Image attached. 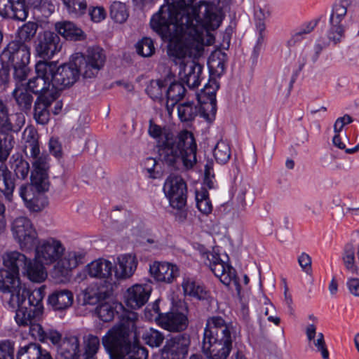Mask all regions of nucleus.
I'll return each mask as SVG.
<instances>
[{
  "label": "nucleus",
  "mask_w": 359,
  "mask_h": 359,
  "mask_svg": "<svg viewBox=\"0 0 359 359\" xmlns=\"http://www.w3.org/2000/svg\"><path fill=\"white\" fill-rule=\"evenodd\" d=\"M186 20L175 15L168 6H161L150 20V27L164 41L174 42L172 55L182 59L194 55L193 48L198 53L203 50L204 27L194 26Z\"/></svg>",
  "instance_id": "nucleus-1"
},
{
  "label": "nucleus",
  "mask_w": 359,
  "mask_h": 359,
  "mask_svg": "<svg viewBox=\"0 0 359 359\" xmlns=\"http://www.w3.org/2000/svg\"><path fill=\"white\" fill-rule=\"evenodd\" d=\"M106 60L102 48L98 46L89 47L85 54L76 53L68 64L57 67L56 63L48 62L54 67L50 74L53 86L59 90L73 85L79 75L84 79L95 77L104 67Z\"/></svg>",
  "instance_id": "nucleus-2"
},
{
  "label": "nucleus",
  "mask_w": 359,
  "mask_h": 359,
  "mask_svg": "<svg viewBox=\"0 0 359 359\" xmlns=\"http://www.w3.org/2000/svg\"><path fill=\"white\" fill-rule=\"evenodd\" d=\"M35 259L39 262L50 265L57 261L51 271V276L57 283L68 281L72 271L85 257V252L67 251L60 241L50 238L43 240L35 247Z\"/></svg>",
  "instance_id": "nucleus-3"
},
{
  "label": "nucleus",
  "mask_w": 359,
  "mask_h": 359,
  "mask_svg": "<svg viewBox=\"0 0 359 359\" xmlns=\"http://www.w3.org/2000/svg\"><path fill=\"white\" fill-rule=\"evenodd\" d=\"M44 288L40 287L32 290L31 294H22V297H14L8 300L9 306L15 311V319L19 326H29L30 335L40 341L45 342V332L37 323L43 312V299Z\"/></svg>",
  "instance_id": "nucleus-4"
},
{
  "label": "nucleus",
  "mask_w": 359,
  "mask_h": 359,
  "mask_svg": "<svg viewBox=\"0 0 359 359\" xmlns=\"http://www.w3.org/2000/svg\"><path fill=\"white\" fill-rule=\"evenodd\" d=\"M196 0H165L169 10L175 15L186 20V22L194 24V26L204 27V33L208 37L207 45H210L214 41L210 30L216 29L221 23V18L216 12L213 4L200 1L197 5L193 6Z\"/></svg>",
  "instance_id": "nucleus-5"
},
{
  "label": "nucleus",
  "mask_w": 359,
  "mask_h": 359,
  "mask_svg": "<svg viewBox=\"0 0 359 359\" xmlns=\"http://www.w3.org/2000/svg\"><path fill=\"white\" fill-rule=\"evenodd\" d=\"M234 328L231 322L219 316L206 320L202 351L208 359H226L232 349Z\"/></svg>",
  "instance_id": "nucleus-6"
},
{
  "label": "nucleus",
  "mask_w": 359,
  "mask_h": 359,
  "mask_svg": "<svg viewBox=\"0 0 359 359\" xmlns=\"http://www.w3.org/2000/svg\"><path fill=\"white\" fill-rule=\"evenodd\" d=\"M197 145L192 133L183 130L158 147L161 161L174 170H189L196 163Z\"/></svg>",
  "instance_id": "nucleus-7"
},
{
  "label": "nucleus",
  "mask_w": 359,
  "mask_h": 359,
  "mask_svg": "<svg viewBox=\"0 0 359 359\" xmlns=\"http://www.w3.org/2000/svg\"><path fill=\"white\" fill-rule=\"evenodd\" d=\"M137 314L133 311L124 313L119 325L109 330L102 338L104 348L111 355L123 354L133 348L135 343H139L135 322Z\"/></svg>",
  "instance_id": "nucleus-8"
},
{
  "label": "nucleus",
  "mask_w": 359,
  "mask_h": 359,
  "mask_svg": "<svg viewBox=\"0 0 359 359\" xmlns=\"http://www.w3.org/2000/svg\"><path fill=\"white\" fill-rule=\"evenodd\" d=\"M28 260L24 254L18 251L8 252L4 256V265L6 269H0V291L6 302L14 297H22L24 293L31 294L32 291L22 285L19 278L20 268L24 269Z\"/></svg>",
  "instance_id": "nucleus-9"
},
{
  "label": "nucleus",
  "mask_w": 359,
  "mask_h": 359,
  "mask_svg": "<svg viewBox=\"0 0 359 359\" xmlns=\"http://www.w3.org/2000/svg\"><path fill=\"white\" fill-rule=\"evenodd\" d=\"M30 46L17 41H10L1 54V62L10 64L13 69V77L18 81L26 79L29 71Z\"/></svg>",
  "instance_id": "nucleus-10"
},
{
  "label": "nucleus",
  "mask_w": 359,
  "mask_h": 359,
  "mask_svg": "<svg viewBox=\"0 0 359 359\" xmlns=\"http://www.w3.org/2000/svg\"><path fill=\"white\" fill-rule=\"evenodd\" d=\"M54 67L47 61H39L35 65L36 76L30 79L27 88L38 96H44V99L57 98L58 93L53 86L50 74Z\"/></svg>",
  "instance_id": "nucleus-11"
},
{
  "label": "nucleus",
  "mask_w": 359,
  "mask_h": 359,
  "mask_svg": "<svg viewBox=\"0 0 359 359\" xmlns=\"http://www.w3.org/2000/svg\"><path fill=\"white\" fill-rule=\"evenodd\" d=\"M13 147L12 139L10 137L4 140L3 145L0 143V194H2L8 202L13 201V192L15 189V177L8 168L5 162Z\"/></svg>",
  "instance_id": "nucleus-12"
},
{
  "label": "nucleus",
  "mask_w": 359,
  "mask_h": 359,
  "mask_svg": "<svg viewBox=\"0 0 359 359\" xmlns=\"http://www.w3.org/2000/svg\"><path fill=\"white\" fill-rule=\"evenodd\" d=\"M11 231L20 249L31 252L35 247L38 233L32 221L26 217H18L12 222Z\"/></svg>",
  "instance_id": "nucleus-13"
},
{
  "label": "nucleus",
  "mask_w": 359,
  "mask_h": 359,
  "mask_svg": "<svg viewBox=\"0 0 359 359\" xmlns=\"http://www.w3.org/2000/svg\"><path fill=\"white\" fill-rule=\"evenodd\" d=\"M25 121V116L21 113L10 116L7 105L0 100V143L3 144L4 140L10 137L12 139V146L14 147V137L9 132L18 133L24 126Z\"/></svg>",
  "instance_id": "nucleus-14"
},
{
  "label": "nucleus",
  "mask_w": 359,
  "mask_h": 359,
  "mask_svg": "<svg viewBox=\"0 0 359 359\" xmlns=\"http://www.w3.org/2000/svg\"><path fill=\"white\" fill-rule=\"evenodd\" d=\"M350 4L351 0H340L333 6L327 36L330 41L334 44L339 43L344 35V28L341 22L347 13V8Z\"/></svg>",
  "instance_id": "nucleus-15"
},
{
  "label": "nucleus",
  "mask_w": 359,
  "mask_h": 359,
  "mask_svg": "<svg viewBox=\"0 0 359 359\" xmlns=\"http://www.w3.org/2000/svg\"><path fill=\"white\" fill-rule=\"evenodd\" d=\"M49 185L45 189L36 186L33 182L22 184L19 189V194L25 202L27 208L32 212H39L45 208L47 204V199L44 193L48 190Z\"/></svg>",
  "instance_id": "nucleus-16"
},
{
  "label": "nucleus",
  "mask_w": 359,
  "mask_h": 359,
  "mask_svg": "<svg viewBox=\"0 0 359 359\" xmlns=\"http://www.w3.org/2000/svg\"><path fill=\"white\" fill-rule=\"evenodd\" d=\"M189 346L190 337L187 333L172 336L166 339L160 351L161 359H184Z\"/></svg>",
  "instance_id": "nucleus-17"
},
{
  "label": "nucleus",
  "mask_w": 359,
  "mask_h": 359,
  "mask_svg": "<svg viewBox=\"0 0 359 359\" xmlns=\"http://www.w3.org/2000/svg\"><path fill=\"white\" fill-rule=\"evenodd\" d=\"M163 190L170 205L173 208L185 207L187 192V184L180 176H169L165 182Z\"/></svg>",
  "instance_id": "nucleus-18"
},
{
  "label": "nucleus",
  "mask_w": 359,
  "mask_h": 359,
  "mask_svg": "<svg viewBox=\"0 0 359 359\" xmlns=\"http://www.w3.org/2000/svg\"><path fill=\"white\" fill-rule=\"evenodd\" d=\"M219 86L215 81L209 82L197 95L198 102L202 104V116L206 121L211 122L215 119L217 112L216 93Z\"/></svg>",
  "instance_id": "nucleus-19"
},
{
  "label": "nucleus",
  "mask_w": 359,
  "mask_h": 359,
  "mask_svg": "<svg viewBox=\"0 0 359 359\" xmlns=\"http://www.w3.org/2000/svg\"><path fill=\"white\" fill-rule=\"evenodd\" d=\"M60 39L57 34L44 31L40 32L35 42V52L37 56L44 60L51 58L60 50Z\"/></svg>",
  "instance_id": "nucleus-20"
},
{
  "label": "nucleus",
  "mask_w": 359,
  "mask_h": 359,
  "mask_svg": "<svg viewBox=\"0 0 359 359\" xmlns=\"http://www.w3.org/2000/svg\"><path fill=\"white\" fill-rule=\"evenodd\" d=\"M157 320L162 328L173 332H183L189 325L187 315L177 308H172L165 313H159Z\"/></svg>",
  "instance_id": "nucleus-21"
},
{
  "label": "nucleus",
  "mask_w": 359,
  "mask_h": 359,
  "mask_svg": "<svg viewBox=\"0 0 359 359\" xmlns=\"http://www.w3.org/2000/svg\"><path fill=\"white\" fill-rule=\"evenodd\" d=\"M209 261V267L215 276L225 285H229L231 282L238 285L235 269L230 265L222 261L218 255L209 254L207 255Z\"/></svg>",
  "instance_id": "nucleus-22"
},
{
  "label": "nucleus",
  "mask_w": 359,
  "mask_h": 359,
  "mask_svg": "<svg viewBox=\"0 0 359 359\" xmlns=\"http://www.w3.org/2000/svg\"><path fill=\"white\" fill-rule=\"evenodd\" d=\"M149 271L156 281L166 283H171L180 274L178 267L168 262H154Z\"/></svg>",
  "instance_id": "nucleus-23"
},
{
  "label": "nucleus",
  "mask_w": 359,
  "mask_h": 359,
  "mask_svg": "<svg viewBox=\"0 0 359 359\" xmlns=\"http://www.w3.org/2000/svg\"><path fill=\"white\" fill-rule=\"evenodd\" d=\"M32 163L34 170L31 172L30 180L34 184L39 185L41 188L45 189L47 184L49 185L48 170L49 168L48 156L40 154L34 158Z\"/></svg>",
  "instance_id": "nucleus-24"
},
{
  "label": "nucleus",
  "mask_w": 359,
  "mask_h": 359,
  "mask_svg": "<svg viewBox=\"0 0 359 359\" xmlns=\"http://www.w3.org/2000/svg\"><path fill=\"white\" fill-rule=\"evenodd\" d=\"M150 296V290L147 286L135 285L127 290L125 303L127 306L137 309L144 305Z\"/></svg>",
  "instance_id": "nucleus-25"
},
{
  "label": "nucleus",
  "mask_w": 359,
  "mask_h": 359,
  "mask_svg": "<svg viewBox=\"0 0 359 359\" xmlns=\"http://www.w3.org/2000/svg\"><path fill=\"white\" fill-rule=\"evenodd\" d=\"M27 15L20 0H0V15L23 21Z\"/></svg>",
  "instance_id": "nucleus-26"
},
{
  "label": "nucleus",
  "mask_w": 359,
  "mask_h": 359,
  "mask_svg": "<svg viewBox=\"0 0 359 359\" xmlns=\"http://www.w3.org/2000/svg\"><path fill=\"white\" fill-rule=\"evenodd\" d=\"M16 359H53L50 353L39 344L30 342L20 346Z\"/></svg>",
  "instance_id": "nucleus-27"
},
{
  "label": "nucleus",
  "mask_w": 359,
  "mask_h": 359,
  "mask_svg": "<svg viewBox=\"0 0 359 359\" xmlns=\"http://www.w3.org/2000/svg\"><path fill=\"white\" fill-rule=\"evenodd\" d=\"M136 257L130 254H125L118 257L114 276L117 279H126L132 276L137 269Z\"/></svg>",
  "instance_id": "nucleus-28"
},
{
  "label": "nucleus",
  "mask_w": 359,
  "mask_h": 359,
  "mask_svg": "<svg viewBox=\"0 0 359 359\" xmlns=\"http://www.w3.org/2000/svg\"><path fill=\"white\" fill-rule=\"evenodd\" d=\"M203 69L201 65L194 61L188 62L184 65L183 76L180 79L190 89L196 88L201 83Z\"/></svg>",
  "instance_id": "nucleus-29"
},
{
  "label": "nucleus",
  "mask_w": 359,
  "mask_h": 359,
  "mask_svg": "<svg viewBox=\"0 0 359 359\" xmlns=\"http://www.w3.org/2000/svg\"><path fill=\"white\" fill-rule=\"evenodd\" d=\"M74 301L73 293L69 290H55L48 296V304L54 311H64L69 308Z\"/></svg>",
  "instance_id": "nucleus-30"
},
{
  "label": "nucleus",
  "mask_w": 359,
  "mask_h": 359,
  "mask_svg": "<svg viewBox=\"0 0 359 359\" xmlns=\"http://www.w3.org/2000/svg\"><path fill=\"white\" fill-rule=\"evenodd\" d=\"M79 353L80 342L76 336L65 338L57 347V355L61 359H78Z\"/></svg>",
  "instance_id": "nucleus-31"
},
{
  "label": "nucleus",
  "mask_w": 359,
  "mask_h": 359,
  "mask_svg": "<svg viewBox=\"0 0 359 359\" xmlns=\"http://www.w3.org/2000/svg\"><path fill=\"white\" fill-rule=\"evenodd\" d=\"M12 96L19 110L26 114L31 111L34 102V96L27 88L22 86H17L12 92Z\"/></svg>",
  "instance_id": "nucleus-32"
},
{
  "label": "nucleus",
  "mask_w": 359,
  "mask_h": 359,
  "mask_svg": "<svg viewBox=\"0 0 359 359\" xmlns=\"http://www.w3.org/2000/svg\"><path fill=\"white\" fill-rule=\"evenodd\" d=\"M202 116V104L194 101H188L177 105V115L182 123L193 121L198 115Z\"/></svg>",
  "instance_id": "nucleus-33"
},
{
  "label": "nucleus",
  "mask_w": 359,
  "mask_h": 359,
  "mask_svg": "<svg viewBox=\"0 0 359 359\" xmlns=\"http://www.w3.org/2000/svg\"><path fill=\"white\" fill-rule=\"evenodd\" d=\"M88 273L91 277L108 279L114 271L113 264L105 259H98L88 265Z\"/></svg>",
  "instance_id": "nucleus-34"
},
{
  "label": "nucleus",
  "mask_w": 359,
  "mask_h": 359,
  "mask_svg": "<svg viewBox=\"0 0 359 359\" xmlns=\"http://www.w3.org/2000/svg\"><path fill=\"white\" fill-rule=\"evenodd\" d=\"M44 96H38L34 105V118L37 123L41 125L46 124L49 121L48 107L57 98L44 99Z\"/></svg>",
  "instance_id": "nucleus-35"
},
{
  "label": "nucleus",
  "mask_w": 359,
  "mask_h": 359,
  "mask_svg": "<svg viewBox=\"0 0 359 359\" xmlns=\"http://www.w3.org/2000/svg\"><path fill=\"white\" fill-rule=\"evenodd\" d=\"M43 264H45L39 262L36 259L34 260L29 259L23 269V273L27 276L31 281L41 283L47 277V272Z\"/></svg>",
  "instance_id": "nucleus-36"
},
{
  "label": "nucleus",
  "mask_w": 359,
  "mask_h": 359,
  "mask_svg": "<svg viewBox=\"0 0 359 359\" xmlns=\"http://www.w3.org/2000/svg\"><path fill=\"white\" fill-rule=\"evenodd\" d=\"M55 29L67 40L81 41L84 39V32L73 22L64 21L55 24Z\"/></svg>",
  "instance_id": "nucleus-37"
},
{
  "label": "nucleus",
  "mask_w": 359,
  "mask_h": 359,
  "mask_svg": "<svg viewBox=\"0 0 359 359\" xmlns=\"http://www.w3.org/2000/svg\"><path fill=\"white\" fill-rule=\"evenodd\" d=\"M148 133L151 137L156 141L157 147H159L165 142L172 140V137L175 136L169 128L161 127L157 125L154 122L153 119H150L149 121Z\"/></svg>",
  "instance_id": "nucleus-38"
},
{
  "label": "nucleus",
  "mask_w": 359,
  "mask_h": 359,
  "mask_svg": "<svg viewBox=\"0 0 359 359\" xmlns=\"http://www.w3.org/2000/svg\"><path fill=\"white\" fill-rule=\"evenodd\" d=\"M307 339L313 341L317 351L320 352L323 359H329V352L327 348L324 335L322 332L316 334V327L313 324L309 325L306 330Z\"/></svg>",
  "instance_id": "nucleus-39"
},
{
  "label": "nucleus",
  "mask_w": 359,
  "mask_h": 359,
  "mask_svg": "<svg viewBox=\"0 0 359 359\" xmlns=\"http://www.w3.org/2000/svg\"><path fill=\"white\" fill-rule=\"evenodd\" d=\"M182 287L186 294L200 300L207 299L208 293L203 285L196 282L192 278H184Z\"/></svg>",
  "instance_id": "nucleus-40"
},
{
  "label": "nucleus",
  "mask_w": 359,
  "mask_h": 359,
  "mask_svg": "<svg viewBox=\"0 0 359 359\" xmlns=\"http://www.w3.org/2000/svg\"><path fill=\"white\" fill-rule=\"evenodd\" d=\"M318 22V20H313L303 23L299 27L297 28L287 40V46H294L297 43L304 40L306 36L310 34L317 26Z\"/></svg>",
  "instance_id": "nucleus-41"
},
{
  "label": "nucleus",
  "mask_w": 359,
  "mask_h": 359,
  "mask_svg": "<svg viewBox=\"0 0 359 359\" xmlns=\"http://www.w3.org/2000/svg\"><path fill=\"white\" fill-rule=\"evenodd\" d=\"M38 28L39 25L35 22L29 21L25 23L18 29L13 41L27 44L28 42H30L34 38Z\"/></svg>",
  "instance_id": "nucleus-42"
},
{
  "label": "nucleus",
  "mask_w": 359,
  "mask_h": 359,
  "mask_svg": "<svg viewBox=\"0 0 359 359\" xmlns=\"http://www.w3.org/2000/svg\"><path fill=\"white\" fill-rule=\"evenodd\" d=\"M168 82L166 79L151 80L146 88L147 94L155 101H163V93H165Z\"/></svg>",
  "instance_id": "nucleus-43"
},
{
  "label": "nucleus",
  "mask_w": 359,
  "mask_h": 359,
  "mask_svg": "<svg viewBox=\"0 0 359 359\" xmlns=\"http://www.w3.org/2000/svg\"><path fill=\"white\" fill-rule=\"evenodd\" d=\"M255 200V194L251 187L247 184L241 187L236 197V207L239 212H244L247 206L251 205Z\"/></svg>",
  "instance_id": "nucleus-44"
},
{
  "label": "nucleus",
  "mask_w": 359,
  "mask_h": 359,
  "mask_svg": "<svg viewBox=\"0 0 359 359\" xmlns=\"http://www.w3.org/2000/svg\"><path fill=\"white\" fill-rule=\"evenodd\" d=\"M341 259L346 269L352 274L358 273V266L355 257V247L353 243H346L344 248Z\"/></svg>",
  "instance_id": "nucleus-45"
},
{
  "label": "nucleus",
  "mask_w": 359,
  "mask_h": 359,
  "mask_svg": "<svg viewBox=\"0 0 359 359\" xmlns=\"http://www.w3.org/2000/svg\"><path fill=\"white\" fill-rule=\"evenodd\" d=\"M11 168L13 169L15 175L21 180L27 177L29 172V164L25 161L22 156L16 153L12 155L11 158Z\"/></svg>",
  "instance_id": "nucleus-46"
},
{
  "label": "nucleus",
  "mask_w": 359,
  "mask_h": 359,
  "mask_svg": "<svg viewBox=\"0 0 359 359\" xmlns=\"http://www.w3.org/2000/svg\"><path fill=\"white\" fill-rule=\"evenodd\" d=\"M85 359H96V354L100 348V341L97 336L88 334L83 338Z\"/></svg>",
  "instance_id": "nucleus-47"
},
{
  "label": "nucleus",
  "mask_w": 359,
  "mask_h": 359,
  "mask_svg": "<svg viewBox=\"0 0 359 359\" xmlns=\"http://www.w3.org/2000/svg\"><path fill=\"white\" fill-rule=\"evenodd\" d=\"M142 339L144 343L151 348H158L165 340V336L161 331L154 328H149L143 333Z\"/></svg>",
  "instance_id": "nucleus-48"
},
{
  "label": "nucleus",
  "mask_w": 359,
  "mask_h": 359,
  "mask_svg": "<svg viewBox=\"0 0 359 359\" xmlns=\"http://www.w3.org/2000/svg\"><path fill=\"white\" fill-rule=\"evenodd\" d=\"M110 16L116 22H126L129 16L126 5L121 1H114L110 6Z\"/></svg>",
  "instance_id": "nucleus-49"
},
{
  "label": "nucleus",
  "mask_w": 359,
  "mask_h": 359,
  "mask_svg": "<svg viewBox=\"0 0 359 359\" xmlns=\"http://www.w3.org/2000/svg\"><path fill=\"white\" fill-rule=\"evenodd\" d=\"M115 359H147L148 357L147 350L140 345L139 343L133 344V348L128 350L127 353L123 354H114Z\"/></svg>",
  "instance_id": "nucleus-50"
},
{
  "label": "nucleus",
  "mask_w": 359,
  "mask_h": 359,
  "mask_svg": "<svg viewBox=\"0 0 359 359\" xmlns=\"http://www.w3.org/2000/svg\"><path fill=\"white\" fill-rule=\"evenodd\" d=\"M196 206L200 212L208 215L212 212V206L209 198L208 191L202 188L196 193Z\"/></svg>",
  "instance_id": "nucleus-51"
},
{
  "label": "nucleus",
  "mask_w": 359,
  "mask_h": 359,
  "mask_svg": "<svg viewBox=\"0 0 359 359\" xmlns=\"http://www.w3.org/2000/svg\"><path fill=\"white\" fill-rule=\"evenodd\" d=\"M186 91L183 83L175 81L171 83L168 88H166L165 96L167 99L178 102L184 98Z\"/></svg>",
  "instance_id": "nucleus-52"
},
{
  "label": "nucleus",
  "mask_w": 359,
  "mask_h": 359,
  "mask_svg": "<svg viewBox=\"0 0 359 359\" xmlns=\"http://www.w3.org/2000/svg\"><path fill=\"white\" fill-rule=\"evenodd\" d=\"M213 155L219 163H226L230 158L231 150L229 144L224 141H219L215 145Z\"/></svg>",
  "instance_id": "nucleus-53"
},
{
  "label": "nucleus",
  "mask_w": 359,
  "mask_h": 359,
  "mask_svg": "<svg viewBox=\"0 0 359 359\" xmlns=\"http://www.w3.org/2000/svg\"><path fill=\"white\" fill-rule=\"evenodd\" d=\"M67 12L74 17L83 15L87 8L84 0H62Z\"/></svg>",
  "instance_id": "nucleus-54"
},
{
  "label": "nucleus",
  "mask_w": 359,
  "mask_h": 359,
  "mask_svg": "<svg viewBox=\"0 0 359 359\" xmlns=\"http://www.w3.org/2000/svg\"><path fill=\"white\" fill-rule=\"evenodd\" d=\"M95 313L103 322H109L114 319L115 309L111 304L104 302L96 307Z\"/></svg>",
  "instance_id": "nucleus-55"
},
{
  "label": "nucleus",
  "mask_w": 359,
  "mask_h": 359,
  "mask_svg": "<svg viewBox=\"0 0 359 359\" xmlns=\"http://www.w3.org/2000/svg\"><path fill=\"white\" fill-rule=\"evenodd\" d=\"M137 52L143 57H150L155 52L154 41L149 37H144L136 45Z\"/></svg>",
  "instance_id": "nucleus-56"
},
{
  "label": "nucleus",
  "mask_w": 359,
  "mask_h": 359,
  "mask_svg": "<svg viewBox=\"0 0 359 359\" xmlns=\"http://www.w3.org/2000/svg\"><path fill=\"white\" fill-rule=\"evenodd\" d=\"M0 359H14V342L0 341Z\"/></svg>",
  "instance_id": "nucleus-57"
},
{
  "label": "nucleus",
  "mask_w": 359,
  "mask_h": 359,
  "mask_svg": "<svg viewBox=\"0 0 359 359\" xmlns=\"http://www.w3.org/2000/svg\"><path fill=\"white\" fill-rule=\"evenodd\" d=\"M156 165L157 161L152 157L145 158L143 162L144 169L147 171L150 178L156 179L160 175V172L156 170Z\"/></svg>",
  "instance_id": "nucleus-58"
},
{
  "label": "nucleus",
  "mask_w": 359,
  "mask_h": 359,
  "mask_svg": "<svg viewBox=\"0 0 359 359\" xmlns=\"http://www.w3.org/2000/svg\"><path fill=\"white\" fill-rule=\"evenodd\" d=\"M24 145L33 144L39 142V135L36 130L32 127H27L25 129L22 134Z\"/></svg>",
  "instance_id": "nucleus-59"
},
{
  "label": "nucleus",
  "mask_w": 359,
  "mask_h": 359,
  "mask_svg": "<svg viewBox=\"0 0 359 359\" xmlns=\"http://www.w3.org/2000/svg\"><path fill=\"white\" fill-rule=\"evenodd\" d=\"M269 16L268 13H265L262 8H259L255 12V25L258 31L265 30V19Z\"/></svg>",
  "instance_id": "nucleus-60"
},
{
  "label": "nucleus",
  "mask_w": 359,
  "mask_h": 359,
  "mask_svg": "<svg viewBox=\"0 0 359 359\" xmlns=\"http://www.w3.org/2000/svg\"><path fill=\"white\" fill-rule=\"evenodd\" d=\"M50 153L60 158L62 156V145L57 138L51 137L48 142Z\"/></svg>",
  "instance_id": "nucleus-61"
},
{
  "label": "nucleus",
  "mask_w": 359,
  "mask_h": 359,
  "mask_svg": "<svg viewBox=\"0 0 359 359\" xmlns=\"http://www.w3.org/2000/svg\"><path fill=\"white\" fill-rule=\"evenodd\" d=\"M298 262L302 270L306 273H311V257L306 253L302 252L298 257Z\"/></svg>",
  "instance_id": "nucleus-62"
},
{
  "label": "nucleus",
  "mask_w": 359,
  "mask_h": 359,
  "mask_svg": "<svg viewBox=\"0 0 359 359\" xmlns=\"http://www.w3.org/2000/svg\"><path fill=\"white\" fill-rule=\"evenodd\" d=\"M23 151L27 156L32 157V158L38 157L41 154L39 142L23 145Z\"/></svg>",
  "instance_id": "nucleus-63"
},
{
  "label": "nucleus",
  "mask_w": 359,
  "mask_h": 359,
  "mask_svg": "<svg viewBox=\"0 0 359 359\" xmlns=\"http://www.w3.org/2000/svg\"><path fill=\"white\" fill-rule=\"evenodd\" d=\"M89 15L93 21L98 22L104 19L106 12L102 7H95L89 11Z\"/></svg>",
  "instance_id": "nucleus-64"
}]
</instances>
